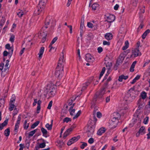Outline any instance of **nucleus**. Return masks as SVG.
Segmentation results:
<instances>
[{"mask_svg": "<svg viewBox=\"0 0 150 150\" xmlns=\"http://www.w3.org/2000/svg\"><path fill=\"white\" fill-rule=\"evenodd\" d=\"M137 105L138 106V109L134 115L132 119L134 124H130L129 126L130 127H132L133 126L134 124L137 123L135 126L134 131L136 137H138L140 136L141 134V98L139 99Z\"/></svg>", "mask_w": 150, "mask_h": 150, "instance_id": "obj_1", "label": "nucleus"}, {"mask_svg": "<svg viewBox=\"0 0 150 150\" xmlns=\"http://www.w3.org/2000/svg\"><path fill=\"white\" fill-rule=\"evenodd\" d=\"M140 85V83H137L134 86V88H131L125 94L124 98V103L126 105H127L132 102L140 92L141 90Z\"/></svg>", "mask_w": 150, "mask_h": 150, "instance_id": "obj_2", "label": "nucleus"}, {"mask_svg": "<svg viewBox=\"0 0 150 150\" xmlns=\"http://www.w3.org/2000/svg\"><path fill=\"white\" fill-rule=\"evenodd\" d=\"M45 91V93H48L50 96H54L56 92L55 86L52 83L48 84L46 87Z\"/></svg>", "mask_w": 150, "mask_h": 150, "instance_id": "obj_3", "label": "nucleus"}, {"mask_svg": "<svg viewBox=\"0 0 150 150\" xmlns=\"http://www.w3.org/2000/svg\"><path fill=\"white\" fill-rule=\"evenodd\" d=\"M63 67L57 66L55 72V76L58 78H61L62 76L63 73Z\"/></svg>", "mask_w": 150, "mask_h": 150, "instance_id": "obj_4", "label": "nucleus"}, {"mask_svg": "<svg viewBox=\"0 0 150 150\" xmlns=\"http://www.w3.org/2000/svg\"><path fill=\"white\" fill-rule=\"evenodd\" d=\"M60 56L59 61V63L57 66H60L61 65V66L64 67V63L65 62L64 55V54L63 52H62L60 54Z\"/></svg>", "mask_w": 150, "mask_h": 150, "instance_id": "obj_5", "label": "nucleus"}, {"mask_svg": "<svg viewBox=\"0 0 150 150\" xmlns=\"http://www.w3.org/2000/svg\"><path fill=\"white\" fill-rule=\"evenodd\" d=\"M80 138L79 136H78L76 137H74L70 139L67 142V144L68 146L71 145L73 143L77 142Z\"/></svg>", "mask_w": 150, "mask_h": 150, "instance_id": "obj_6", "label": "nucleus"}, {"mask_svg": "<svg viewBox=\"0 0 150 150\" xmlns=\"http://www.w3.org/2000/svg\"><path fill=\"white\" fill-rule=\"evenodd\" d=\"M118 122V120L112 118V120L110 122V127L112 128H115L117 126Z\"/></svg>", "mask_w": 150, "mask_h": 150, "instance_id": "obj_7", "label": "nucleus"}, {"mask_svg": "<svg viewBox=\"0 0 150 150\" xmlns=\"http://www.w3.org/2000/svg\"><path fill=\"white\" fill-rule=\"evenodd\" d=\"M94 59V58L90 54H87L85 55V59L88 62H93Z\"/></svg>", "mask_w": 150, "mask_h": 150, "instance_id": "obj_8", "label": "nucleus"}, {"mask_svg": "<svg viewBox=\"0 0 150 150\" xmlns=\"http://www.w3.org/2000/svg\"><path fill=\"white\" fill-rule=\"evenodd\" d=\"M45 6H40L39 4L38 6L37 7L36 10L35 11L34 13L36 15H39L40 13L42 11L43 9H44Z\"/></svg>", "mask_w": 150, "mask_h": 150, "instance_id": "obj_9", "label": "nucleus"}, {"mask_svg": "<svg viewBox=\"0 0 150 150\" xmlns=\"http://www.w3.org/2000/svg\"><path fill=\"white\" fill-rule=\"evenodd\" d=\"M106 21L109 23L113 22L115 19V16L113 15L110 14L106 16Z\"/></svg>", "mask_w": 150, "mask_h": 150, "instance_id": "obj_10", "label": "nucleus"}, {"mask_svg": "<svg viewBox=\"0 0 150 150\" xmlns=\"http://www.w3.org/2000/svg\"><path fill=\"white\" fill-rule=\"evenodd\" d=\"M91 80H89L87 81L84 83L83 84L82 86V88L81 89V91L85 90L87 87L90 84L91 82Z\"/></svg>", "mask_w": 150, "mask_h": 150, "instance_id": "obj_11", "label": "nucleus"}, {"mask_svg": "<svg viewBox=\"0 0 150 150\" xmlns=\"http://www.w3.org/2000/svg\"><path fill=\"white\" fill-rule=\"evenodd\" d=\"M139 50V49H134L132 50V56H134V57H136L138 56Z\"/></svg>", "mask_w": 150, "mask_h": 150, "instance_id": "obj_12", "label": "nucleus"}, {"mask_svg": "<svg viewBox=\"0 0 150 150\" xmlns=\"http://www.w3.org/2000/svg\"><path fill=\"white\" fill-rule=\"evenodd\" d=\"M6 48L9 50V53L11 55H12L13 50V48L10 47V45L9 44H7L5 46Z\"/></svg>", "mask_w": 150, "mask_h": 150, "instance_id": "obj_13", "label": "nucleus"}, {"mask_svg": "<svg viewBox=\"0 0 150 150\" xmlns=\"http://www.w3.org/2000/svg\"><path fill=\"white\" fill-rule=\"evenodd\" d=\"M105 37L107 40H110L112 38V35L110 33H107L105 35Z\"/></svg>", "mask_w": 150, "mask_h": 150, "instance_id": "obj_14", "label": "nucleus"}, {"mask_svg": "<svg viewBox=\"0 0 150 150\" xmlns=\"http://www.w3.org/2000/svg\"><path fill=\"white\" fill-rule=\"evenodd\" d=\"M113 116L112 118L118 120V121L120 118V115L118 112H114L113 114Z\"/></svg>", "mask_w": 150, "mask_h": 150, "instance_id": "obj_15", "label": "nucleus"}, {"mask_svg": "<svg viewBox=\"0 0 150 150\" xmlns=\"http://www.w3.org/2000/svg\"><path fill=\"white\" fill-rule=\"evenodd\" d=\"M105 131V129L104 127L100 128L98 131L97 134L98 135H101Z\"/></svg>", "mask_w": 150, "mask_h": 150, "instance_id": "obj_16", "label": "nucleus"}, {"mask_svg": "<svg viewBox=\"0 0 150 150\" xmlns=\"http://www.w3.org/2000/svg\"><path fill=\"white\" fill-rule=\"evenodd\" d=\"M44 51V47H42L40 48L39 53L38 54V55H39V57L40 59L42 58V55Z\"/></svg>", "mask_w": 150, "mask_h": 150, "instance_id": "obj_17", "label": "nucleus"}, {"mask_svg": "<svg viewBox=\"0 0 150 150\" xmlns=\"http://www.w3.org/2000/svg\"><path fill=\"white\" fill-rule=\"evenodd\" d=\"M128 78V76H124L122 75L119 77L118 80L120 82H122L123 79L126 80Z\"/></svg>", "mask_w": 150, "mask_h": 150, "instance_id": "obj_18", "label": "nucleus"}, {"mask_svg": "<svg viewBox=\"0 0 150 150\" xmlns=\"http://www.w3.org/2000/svg\"><path fill=\"white\" fill-rule=\"evenodd\" d=\"M74 105V104H73L72 105H71L69 109V111L70 113V114L71 116L74 115L75 113V109H73Z\"/></svg>", "mask_w": 150, "mask_h": 150, "instance_id": "obj_19", "label": "nucleus"}, {"mask_svg": "<svg viewBox=\"0 0 150 150\" xmlns=\"http://www.w3.org/2000/svg\"><path fill=\"white\" fill-rule=\"evenodd\" d=\"M136 63L137 62L136 61H135L132 64L129 69V70L130 72H133L134 71V67L136 64Z\"/></svg>", "mask_w": 150, "mask_h": 150, "instance_id": "obj_20", "label": "nucleus"}, {"mask_svg": "<svg viewBox=\"0 0 150 150\" xmlns=\"http://www.w3.org/2000/svg\"><path fill=\"white\" fill-rule=\"evenodd\" d=\"M16 107L14 105V103H9V107L8 109L10 111H12L13 109L16 108Z\"/></svg>", "mask_w": 150, "mask_h": 150, "instance_id": "obj_21", "label": "nucleus"}, {"mask_svg": "<svg viewBox=\"0 0 150 150\" xmlns=\"http://www.w3.org/2000/svg\"><path fill=\"white\" fill-rule=\"evenodd\" d=\"M140 78V76H137L132 81L130 82L131 84H134Z\"/></svg>", "mask_w": 150, "mask_h": 150, "instance_id": "obj_22", "label": "nucleus"}, {"mask_svg": "<svg viewBox=\"0 0 150 150\" xmlns=\"http://www.w3.org/2000/svg\"><path fill=\"white\" fill-rule=\"evenodd\" d=\"M87 130L90 131L91 132H94V127L93 126H91V125H89L88 126Z\"/></svg>", "mask_w": 150, "mask_h": 150, "instance_id": "obj_23", "label": "nucleus"}, {"mask_svg": "<svg viewBox=\"0 0 150 150\" xmlns=\"http://www.w3.org/2000/svg\"><path fill=\"white\" fill-rule=\"evenodd\" d=\"M47 1V0H40L39 3L40 6H45Z\"/></svg>", "mask_w": 150, "mask_h": 150, "instance_id": "obj_24", "label": "nucleus"}, {"mask_svg": "<svg viewBox=\"0 0 150 150\" xmlns=\"http://www.w3.org/2000/svg\"><path fill=\"white\" fill-rule=\"evenodd\" d=\"M99 6L98 4L96 3L93 4L92 6V10L94 11L96 10L98 8Z\"/></svg>", "mask_w": 150, "mask_h": 150, "instance_id": "obj_25", "label": "nucleus"}, {"mask_svg": "<svg viewBox=\"0 0 150 150\" xmlns=\"http://www.w3.org/2000/svg\"><path fill=\"white\" fill-rule=\"evenodd\" d=\"M6 63L5 66L4 68L3 71L5 72L7 69H8L9 68V67H8V66L9 65V61L7 60H6Z\"/></svg>", "mask_w": 150, "mask_h": 150, "instance_id": "obj_26", "label": "nucleus"}, {"mask_svg": "<svg viewBox=\"0 0 150 150\" xmlns=\"http://www.w3.org/2000/svg\"><path fill=\"white\" fill-rule=\"evenodd\" d=\"M125 45L122 48V50H126L129 47V43L128 41H126L125 42Z\"/></svg>", "mask_w": 150, "mask_h": 150, "instance_id": "obj_27", "label": "nucleus"}, {"mask_svg": "<svg viewBox=\"0 0 150 150\" xmlns=\"http://www.w3.org/2000/svg\"><path fill=\"white\" fill-rule=\"evenodd\" d=\"M24 14V12L22 10H19L17 13V14L19 17H21Z\"/></svg>", "mask_w": 150, "mask_h": 150, "instance_id": "obj_28", "label": "nucleus"}, {"mask_svg": "<svg viewBox=\"0 0 150 150\" xmlns=\"http://www.w3.org/2000/svg\"><path fill=\"white\" fill-rule=\"evenodd\" d=\"M10 130L8 128L6 129L4 132V135L6 137H8L10 134Z\"/></svg>", "mask_w": 150, "mask_h": 150, "instance_id": "obj_29", "label": "nucleus"}, {"mask_svg": "<svg viewBox=\"0 0 150 150\" xmlns=\"http://www.w3.org/2000/svg\"><path fill=\"white\" fill-rule=\"evenodd\" d=\"M147 96V93L145 91H142L141 93V98L143 99H145Z\"/></svg>", "mask_w": 150, "mask_h": 150, "instance_id": "obj_30", "label": "nucleus"}, {"mask_svg": "<svg viewBox=\"0 0 150 150\" xmlns=\"http://www.w3.org/2000/svg\"><path fill=\"white\" fill-rule=\"evenodd\" d=\"M41 131L44 136L46 135L47 134V130L44 128L42 127L41 128Z\"/></svg>", "mask_w": 150, "mask_h": 150, "instance_id": "obj_31", "label": "nucleus"}, {"mask_svg": "<svg viewBox=\"0 0 150 150\" xmlns=\"http://www.w3.org/2000/svg\"><path fill=\"white\" fill-rule=\"evenodd\" d=\"M40 123L39 121H37V122L34 123L31 126V128L33 129L35 128Z\"/></svg>", "mask_w": 150, "mask_h": 150, "instance_id": "obj_32", "label": "nucleus"}, {"mask_svg": "<svg viewBox=\"0 0 150 150\" xmlns=\"http://www.w3.org/2000/svg\"><path fill=\"white\" fill-rule=\"evenodd\" d=\"M27 120H25V121L23 126L24 128L25 129H27L28 127H29V124H27Z\"/></svg>", "mask_w": 150, "mask_h": 150, "instance_id": "obj_33", "label": "nucleus"}, {"mask_svg": "<svg viewBox=\"0 0 150 150\" xmlns=\"http://www.w3.org/2000/svg\"><path fill=\"white\" fill-rule=\"evenodd\" d=\"M37 129H36L30 132L29 134V136L32 137V136L35 133L37 132Z\"/></svg>", "mask_w": 150, "mask_h": 150, "instance_id": "obj_34", "label": "nucleus"}, {"mask_svg": "<svg viewBox=\"0 0 150 150\" xmlns=\"http://www.w3.org/2000/svg\"><path fill=\"white\" fill-rule=\"evenodd\" d=\"M52 124L49 125V123H47L45 127L48 130H51L52 129Z\"/></svg>", "mask_w": 150, "mask_h": 150, "instance_id": "obj_35", "label": "nucleus"}, {"mask_svg": "<svg viewBox=\"0 0 150 150\" xmlns=\"http://www.w3.org/2000/svg\"><path fill=\"white\" fill-rule=\"evenodd\" d=\"M105 92V88H103L101 89L99 93V96H103L104 95Z\"/></svg>", "mask_w": 150, "mask_h": 150, "instance_id": "obj_36", "label": "nucleus"}, {"mask_svg": "<svg viewBox=\"0 0 150 150\" xmlns=\"http://www.w3.org/2000/svg\"><path fill=\"white\" fill-rule=\"evenodd\" d=\"M45 143H42L40 144L39 146L36 147H38V149H39L40 148H42L45 147Z\"/></svg>", "mask_w": 150, "mask_h": 150, "instance_id": "obj_37", "label": "nucleus"}, {"mask_svg": "<svg viewBox=\"0 0 150 150\" xmlns=\"http://www.w3.org/2000/svg\"><path fill=\"white\" fill-rule=\"evenodd\" d=\"M16 98L14 95H13L11 98L10 100V103H14L15 101Z\"/></svg>", "mask_w": 150, "mask_h": 150, "instance_id": "obj_38", "label": "nucleus"}, {"mask_svg": "<svg viewBox=\"0 0 150 150\" xmlns=\"http://www.w3.org/2000/svg\"><path fill=\"white\" fill-rule=\"evenodd\" d=\"M71 119L69 117H66L63 120V122H66L68 123L69 122L71 121Z\"/></svg>", "mask_w": 150, "mask_h": 150, "instance_id": "obj_39", "label": "nucleus"}, {"mask_svg": "<svg viewBox=\"0 0 150 150\" xmlns=\"http://www.w3.org/2000/svg\"><path fill=\"white\" fill-rule=\"evenodd\" d=\"M4 99L2 98L0 99V107L4 106Z\"/></svg>", "mask_w": 150, "mask_h": 150, "instance_id": "obj_40", "label": "nucleus"}, {"mask_svg": "<svg viewBox=\"0 0 150 150\" xmlns=\"http://www.w3.org/2000/svg\"><path fill=\"white\" fill-rule=\"evenodd\" d=\"M15 40V36L13 35H12L10 38L9 41L11 42H13Z\"/></svg>", "mask_w": 150, "mask_h": 150, "instance_id": "obj_41", "label": "nucleus"}, {"mask_svg": "<svg viewBox=\"0 0 150 150\" xmlns=\"http://www.w3.org/2000/svg\"><path fill=\"white\" fill-rule=\"evenodd\" d=\"M21 115H19L18 117V119L16 124L19 125L20 123V120H21Z\"/></svg>", "mask_w": 150, "mask_h": 150, "instance_id": "obj_42", "label": "nucleus"}, {"mask_svg": "<svg viewBox=\"0 0 150 150\" xmlns=\"http://www.w3.org/2000/svg\"><path fill=\"white\" fill-rule=\"evenodd\" d=\"M149 118L148 117H146L144 120L143 123L145 124H147L149 121Z\"/></svg>", "mask_w": 150, "mask_h": 150, "instance_id": "obj_43", "label": "nucleus"}, {"mask_svg": "<svg viewBox=\"0 0 150 150\" xmlns=\"http://www.w3.org/2000/svg\"><path fill=\"white\" fill-rule=\"evenodd\" d=\"M81 113V110H79L77 113H76V115L73 117V119H75L77 117H78L80 115Z\"/></svg>", "mask_w": 150, "mask_h": 150, "instance_id": "obj_44", "label": "nucleus"}, {"mask_svg": "<svg viewBox=\"0 0 150 150\" xmlns=\"http://www.w3.org/2000/svg\"><path fill=\"white\" fill-rule=\"evenodd\" d=\"M82 144L80 146V147L82 149H83L85 147L87 146V144L84 142H82Z\"/></svg>", "mask_w": 150, "mask_h": 150, "instance_id": "obj_45", "label": "nucleus"}, {"mask_svg": "<svg viewBox=\"0 0 150 150\" xmlns=\"http://www.w3.org/2000/svg\"><path fill=\"white\" fill-rule=\"evenodd\" d=\"M57 37H55L52 40V42L50 43V44H51V45H52V44H53L55 42L57 41Z\"/></svg>", "mask_w": 150, "mask_h": 150, "instance_id": "obj_46", "label": "nucleus"}, {"mask_svg": "<svg viewBox=\"0 0 150 150\" xmlns=\"http://www.w3.org/2000/svg\"><path fill=\"white\" fill-rule=\"evenodd\" d=\"M4 64L3 63H1L0 64V70L2 71V72L3 71L4 69Z\"/></svg>", "mask_w": 150, "mask_h": 150, "instance_id": "obj_47", "label": "nucleus"}, {"mask_svg": "<svg viewBox=\"0 0 150 150\" xmlns=\"http://www.w3.org/2000/svg\"><path fill=\"white\" fill-rule=\"evenodd\" d=\"M69 130H67L65 132L64 134L63 135V137L64 138H65L66 137H67L68 135L69 134L68 132V131H69Z\"/></svg>", "mask_w": 150, "mask_h": 150, "instance_id": "obj_48", "label": "nucleus"}, {"mask_svg": "<svg viewBox=\"0 0 150 150\" xmlns=\"http://www.w3.org/2000/svg\"><path fill=\"white\" fill-rule=\"evenodd\" d=\"M87 133L88 134V137H90L92 136L93 133V132H91L90 131H88L87 130Z\"/></svg>", "mask_w": 150, "mask_h": 150, "instance_id": "obj_49", "label": "nucleus"}, {"mask_svg": "<svg viewBox=\"0 0 150 150\" xmlns=\"http://www.w3.org/2000/svg\"><path fill=\"white\" fill-rule=\"evenodd\" d=\"M52 101H51L48 104V106L47 107L48 109H50L52 106Z\"/></svg>", "mask_w": 150, "mask_h": 150, "instance_id": "obj_50", "label": "nucleus"}, {"mask_svg": "<svg viewBox=\"0 0 150 150\" xmlns=\"http://www.w3.org/2000/svg\"><path fill=\"white\" fill-rule=\"evenodd\" d=\"M88 143L90 144H92L94 142V139L92 138H91L88 140Z\"/></svg>", "mask_w": 150, "mask_h": 150, "instance_id": "obj_51", "label": "nucleus"}, {"mask_svg": "<svg viewBox=\"0 0 150 150\" xmlns=\"http://www.w3.org/2000/svg\"><path fill=\"white\" fill-rule=\"evenodd\" d=\"M50 20L48 18H47L46 20L45 21V25H48L50 23Z\"/></svg>", "mask_w": 150, "mask_h": 150, "instance_id": "obj_52", "label": "nucleus"}, {"mask_svg": "<svg viewBox=\"0 0 150 150\" xmlns=\"http://www.w3.org/2000/svg\"><path fill=\"white\" fill-rule=\"evenodd\" d=\"M103 44L104 45H110V42H109L104 41L103 42Z\"/></svg>", "mask_w": 150, "mask_h": 150, "instance_id": "obj_53", "label": "nucleus"}, {"mask_svg": "<svg viewBox=\"0 0 150 150\" xmlns=\"http://www.w3.org/2000/svg\"><path fill=\"white\" fill-rule=\"evenodd\" d=\"M8 120H5L3 123L1 124L2 125L3 127H4L7 124Z\"/></svg>", "mask_w": 150, "mask_h": 150, "instance_id": "obj_54", "label": "nucleus"}, {"mask_svg": "<svg viewBox=\"0 0 150 150\" xmlns=\"http://www.w3.org/2000/svg\"><path fill=\"white\" fill-rule=\"evenodd\" d=\"M52 45H51V44H50L49 46V48H50V50H49V51L50 52H52V50L55 49L54 47L52 46Z\"/></svg>", "mask_w": 150, "mask_h": 150, "instance_id": "obj_55", "label": "nucleus"}, {"mask_svg": "<svg viewBox=\"0 0 150 150\" xmlns=\"http://www.w3.org/2000/svg\"><path fill=\"white\" fill-rule=\"evenodd\" d=\"M98 52L99 53H100L103 50L102 48L100 47H98L97 49Z\"/></svg>", "mask_w": 150, "mask_h": 150, "instance_id": "obj_56", "label": "nucleus"}, {"mask_svg": "<svg viewBox=\"0 0 150 150\" xmlns=\"http://www.w3.org/2000/svg\"><path fill=\"white\" fill-rule=\"evenodd\" d=\"M145 128L144 127H141V133H143L144 134L145 133Z\"/></svg>", "mask_w": 150, "mask_h": 150, "instance_id": "obj_57", "label": "nucleus"}, {"mask_svg": "<svg viewBox=\"0 0 150 150\" xmlns=\"http://www.w3.org/2000/svg\"><path fill=\"white\" fill-rule=\"evenodd\" d=\"M87 26H88L90 28H93V24L90 22H88L87 23Z\"/></svg>", "mask_w": 150, "mask_h": 150, "instance_id": "obj_58", "label": "nucleus"}, {"mask_svg": "<svg viewBox=\"0 0 150 150\" xmlns=\"http://www.w3.org/2000/svg\"><path fill=\"white\" fill-rule=\"evenodd\" d=\"M19 127V125L15 124L14 128V131L15 132H17L16 131Z\"/></svg>", "mask_w": 150, "mask_h": 150, "instance_id": "obj_59", "label": "nucleus"}, {"mask_svg": "<svg viewBox=\"0 0 150 150\" xmlns=\"http://www.w3.org/2000/svg\"><path fill=\"white\" fill-rule=\"evenodd\" d=\"M18 112V111L17 110L16 108H15L14 109V111H13V116H14L16 115Z\"/></svg>", "mask_w": 150, "mask_h": 150, "instance_id": "obj_60", "label": "nucleus"}, {"mask_svg": "<svg viewBox=\"0 0 150 150\" xmlns=\"http://www.w3.org/2000/svg\"><path fill=\"white\" fill-rule=\"evenodd\" d=\"M97 117L99 118H100L102 116L101 113L100 112H97L96 115Z\"/></svg>", "mask_w": 150, "mask_h": 150, "instance_id": "obj_61", "label": "nucleus"}, {"mask_svg": "<svg viewBox=\"0 0 150 150\" xmlns=\"http://www.w3.org/2000/svg\"><path fill=\"white\" fill-rule=\"evenodd\" d=\"M140 42L139 41H138L136 45V48L135 49H139V48L140 45Z\"/></svg>", "mask_w": 150, "mask_h": 150, "instance_id": "obj_62", "label": "nucleus"}, {"mask_svg": "<svg viewBox=\"0 0 150 150\" xmlns=\"http://www.w3.org/2000/svg\"><path fill=\"white\" fill-rule=\"evenodd\" d=\"M67 26L70 29V33L71 34L72 33V26L71 25H68Z\"/></svg>", "mask_w": 150, "mask_h": 150, "instance_id": "obj_63", "label": "nucleus"}, {"mask_svg": "<svg viewBox=\"0 0 150 150\" xmlns=\"http://www.w3.org/2000/svg\"><path fill=\"white\" fill-rule=\"evenodd\" d=\"M9 53L6 50H5L3 52V55L4 56H6Z\"/></svg>", "mask_w": 150, "mask_h": 150, "instance_id": "obj_64", "label": "nucleus"}]
</instances>
